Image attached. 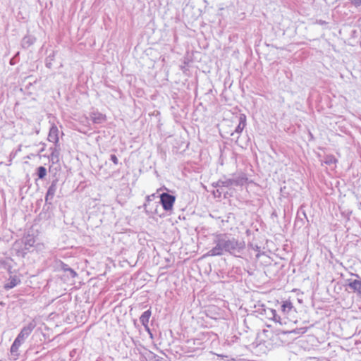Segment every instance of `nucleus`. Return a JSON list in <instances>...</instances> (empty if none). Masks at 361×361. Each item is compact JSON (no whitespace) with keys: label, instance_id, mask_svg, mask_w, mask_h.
I'll return each mask as SVG.
<instances>
[{"label":"nucleus","instance_id":"nucleus-5","mask_svg":"<svg viewBox=\"0 0 361 361\" xmlns=\"http://www.w3.org/2000/svg\"><path fill=\"white\" fill-rule=\"evenodd\" d=\"M247 118L245 114H240L239 116V123L236 127L235 132L238 134H240L246 126Z\"/></svg>","mask_w":361,"mask_h":361},{"label":"nucleus","instance_id":"nucleus-15","mask_svg":"<svg viewBox=\"0 0 361 361\" xmlns=\"http://www.w3.org/2000/svg\"><path fill=\"white\" fill-rule=\"evenodd\" d=\"M111 160L113 161V163L116 165H117L118 164V158L116 155L114 154H112L111 156Z\"/></svg>","mask_w":361,"mask_h":361},{"label":"nucleus","instance_id":"nucleus-13","mask_svg":"<svg viewBox=\"0 0 361 361\" xmlns=\"http://www.w3.org/2000/svg\"><path fill=\"white\" fill-rule=\"evenodd\" d=\"M154 197V195H152L151 196H147V200H146V202L144 204V207L146 209H147L148 208H149L150 207V204H151V202H152V200H151V197Z\"/></svg>","mask_w":361,"mask_h":361},{"label":"nucleus","instance_id":"nucleus-2","mask_svg":"<svg viewBox=\"0 0 361 361\" xmlns=\"http://www.w3.org/2000/svg\"><path fill=\"white\" fill-rule=\"evenodd\" d=\"M32 331V326H29L24 327L15 339L13 343L20 348V345L24 343L25 338L31 334Z\"/></svg>","mask_w":361,"mask_h":361},{"label":"nucleus","instance_id":"nucleus-10","mask_svg":"<svg viewBox=\"0 0 361 361\" xmlns=\"http://www.w3.org/2000/svg\"><path fill=\"white\" fill-rule=\"evenodd\" d=\"M223 253V248L220 245H216V247H213L208 253V255L209 256H216V255H220Z\"/></svg>","mask_w":361,"mask_h":361},{"label":"nucleus","instance_id":"nucleus-7","mask_svg":"<svg viewBox=\"0 0 361 361\" xmlns=\"http://www.w3.org/2000/svg\"><path fill=\"white\" fill-rule=\"evenodd\" d=\"M106 117L104 114L99 112H94L91 114V120L94 123H101L105 121Z\"/></svg>","mask_w":361,"mask_h":361},{"label":"nucleus","instance_id":"nucleus-12","mask_svg":"<svg viewBox=\"0 0 361 361\" xmlns=\"http://www.w3.org/2000/svg\"><path fill=\"white\" fill-rule=\"evenodd\" d=\"M37 174H38L39 178H40V179L44 178L47 175L46 169L44 166H39L37 169Z\"/></svg>","mask_w":361,"mask_h":361},{"label":"nucleus","instance_id":"nucleus-11","mask_svg":"<svg viewBox=\"0 0 361 361\" xmlns=\"http://www.w3.org/2000/svg\"><path fill=\"white\" fill-rule=\"evenodd\" d=\"M18 350H19V347L13 343L11 347V355L13 357V359L14 360H16L18 359V356H19V353H18Z\"/></svg>","mask_w":361,"mask_h":361},{"label":"nucleus","instance_id":"nucleus-3","mask_svg":"<svg viewBox=\"0 0 361 361\" xmlns=\"http://www.w3.org/2000/svg\"><path fill=\"white\" fill-rule=\"evenodd\" d=\"M59 130L56 125H53L49 130L48 135V140L49 142H53L55 145H57L59 142Z\"/></svg>","mask_w":361,"mask_h":361},{"label":"nucleus","instance_id":"nucleus-9","mask_svg":"<svg viewBox=\"0 0 361 361\" xmlns=\"http://www.w3.org/2000/svg\"><path fill=\"white\" fill-rule=\"evenodd\" d=\"M293 309V305L290 300L283 301L281 305V311L284 314H288Z\"/></svg>","mask_w":361,"mask_h":361},{"label":"nucleus","instance_id":"nucleus-1","mask_svg":"<svg viewBox=\"0 0 361 361\" xmlns=\"http://www.w3.org/2000/svg\"><path fill=\"white\" fill-rule=\"evenodd\" d=\"M176 201V197L166 192L160 195V203L166 212H171Z\"/></svg>","mask_w":361,"mask_h":361},{"label":"nucleus","instance_id":"nucleus-16","mask_svg":"<svg viewBox=\"0 0 361 361\" xmlns=\"http://www.w3.org/2000/svg\"><path fill=\"white\" fill-rule=\"evenodd\" d=\"M352 4H353L355 6H360L361 5V0H350Z\"/></svg>","mask_w":361,"mask_h":361},{"label":"nucleus","instance_id":"nucleus-8","mask_svg":"<svg viewBox=\"0 0 361 361\" xmlns=\"http://www.w3.org/2000/svg\"><path fill=\"white\" fill-rule=\"evenodd\" d=\"M151 314H152L151 311L147 310L142 313V314L141 315V317L140 318V322L142 323V324L148 330H149L148 324H149V321Z\"/></svg>","mask_w":361,"mask_h":361},{"label":"nucleus","instance_id":"nucleus-17","mask_svg":"<svg viewBox=\"0 0 361 361\" xmlns=\"http://www.w3.org/2000/svg\"><path fill=\"white\" fill-rule=\"evenodd\" d=\"M70 269V268L68 267V266L66 264H63V269L65 271V269Z\"/></svg>","mask_w":361,"mask_h":361},{"label":"nucleus","instance_id":"nucleus-6","mask_svg":"<svg viewBox=\"0 0 361 361\" xmlns=\"http://www.w3.org/2000/svg\"><path fill=\"white\" fill-rule=\"evenodd\" d=\"M20 283V279L16 276H11L8 279V282L4 285V288L6 290L11 289L14 287H16L18 284Z\"/></svg>","mask_w":361,"mask_h":361},{"label":"nucleus","instance_id":"nucleus-14","mask_svg":"<svg viewBox=\"0 0 361 361\" xmlns=\"http://www.w3.org/2000/svg\"><path fill=\"white\" fill-rule=\"evenodd\" d=\"M65 271H68L70 272L71 275L72 276V277L75 278L78 276V274L73 269H65Z\"/></svg>","mask_w":361,"mask_h":361},{"label":"nucleus","instance_id":"nucleus-4","mask_svg":"<svg viewBox=\"0 0 361 361\" xmlns=\"http://www.w3.org/2000/svg\"><path fill=\"white\" fill-rule=\"evenodd\" d=\"M349 288L353 290V293H357L361 297V280H353L348 283Z\"/></svg>","mask_w":361,"mask_h":361}]
</instances>
